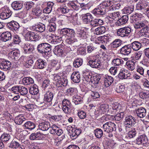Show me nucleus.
Returning <instances> with one entry per match:
<instances>
[{
  "label": "nucleus",
  "mask_w": 149,
  "mask_h": 149,
  "mask_svg": "<svg viewBox=\"0 0 149 149\" xmlns=\"http://www.w3.org/2000/svg\"><path fill=\"white\" fill-rule=\"evenodd\" d=\"M52 47V45L47 43H42L38 45L37 50L39 53L47 55L51 52Z\"/></svg>",
  "instance_id": "1"
},
{
  "label": "nucleus",
  "mask_w": 149,
  "mask_h": 149,
  "mask_svg": "<svg viewBox=\"0 0 149 149\" xmlns=\"http://www.w3.org/2000/svg\"><path fill=\"white\" fill-rule=\"evenodd\" d=\"M11 91L16 94L22 95H26L28 92L27 89L24 86H15L11 88Z\"/></svg>",
  "instance_id": "2"
},
{
  "label": "nucleus",
  "mask_w": 149,
  "mask_h": 149,
  "mask_svg": "<svg viewBox=\"0 0 149 149\" xmlns=\"http://www.w3.org/2000/svg\"><path fill=\"white\" fill-rule=\"evenodd\" d=\"M62 104V109L64 113H70L72 108V105L70 101L68 99H64L63 100Z\"/></svg>",
  "instance_id": "3"
},
{
  "label": "nucleus",
  "mask_w": 149,
  "mask_h": 149,
  "mask_svg": "<svg viewBox=\"0 0 149 149\" xmlns=\"http://www.w3.org/2000/svg\"><path fill=\"white\" fill-rule=\"evenodd\" d=\"M0 11V18L2 19H5L9 18L12 15L13 12L7 7L1 8Z\"/></svg>",
  "instance_id": "4"
},
{
  "label": "nucleus",
  "mask_w": 149,
  "mask_h": 149,
  "mask_svg": "<svg viewBox=\"0 0 149 149\" xmlns=\"http://www.w3.org/2000/svg\"><path fill=\"white\" fill-rule=\"evenodd\" d=\"M131 29L129 27H124L118 29L117 31L118 36L121 37H127L131 33Z\"/></svg>",
  "instance_id": "5"
},
{
  "label": "nucleus",
  "mask_w": 149,
  "mask_h": 149,
  "mask_svg": "<svg viewBox=\"0 0 149 149\" xmlns=\"http://www.w3.org/2000/svg\"><path fill=\"white\" fill-rule=\"evenodd\" d=\"M116 125L114 123L109 122L104 124L103 125V128L104 131L107 132H111L116 130Z\"/></svg>",
  "instance_id": "6"
},
{
  "label": "nucleus",
  "mask_w": 149,
  "mask_h": 149,
  "mask_svg": "<svg viewBox=\"0 0 149 149\" xmlns=\"http://www.w3.org/2000/svg\"><path fill=\"white\" fill-rule=\"evenodd\" d=\"M136 120L135 118L132 116H129L125 118V120L124 123L126 125V130L127 128H130L132 126L134 125Z\"/></svg>",
  "instance_id": "7"
},
{
  "label": "nucleus",
  "mask_w": 149,
  "mask_h": 149,
  "mask_svg": "<svg viewBox=\"0 0 149 149\" xmlns=\"http://www.w3.org/2000/svg\"><path fill=\"white\" fill-rule=\"evenodd\" d=\"M147 23L146 21H141L140 20L137 23H136V24H134V27L136 29L142 28L141 30V32L143 33V31H146L148 28V26L147 25Z\"/></svg>",
  "instance_id": "8"
},
{
  "label": "nucleus",
  "mask_w": 149,
  "mask_h": 149,
  "mask_svg": "<svg viewBox=\"0 0 149 149\" xmlns=\"http://www.w3.org/2000/svg\"><path fill=\"white\" fill-rule=\"evenodd\" d=\"M25 37L28 40L36 41L38 40L39 36L37 33L32 31H29L26 34Z\"/></svg>",
  "instance_id": "9"
},
{
  "label": "nucleus",
  "mask_w": 149,
  "mask_h": 149,
  "mask_svg": "<svg viewBox=\"0 0 149 149\" xmlns=\"http://www.w3.org/2000/svg\"><path fill=\"white\" fill-rule=\"evenodd\" d=\"M106 13L105 8L103 6H99L92 10L93 13L96 16L103 15Z\"/></svg>",
  "instance_id": "10"
},
{
  "label": "nucleus",
  "mask_w": 149,
  "mask_h": 149,
  "mask_svg": "<svg viewBox=\"0 0 149 149\" xmlns=\"http://www.w3.org/2000/svg\"><path fill=\"white\" fill-rule=\"evenodd\" d=\"M148 143L147 137L145 134L139 136L136 139V143L138 145L147 144Z\"/></svg>",
  "instance_id": "11"
},
{
  "label": "nucleus",
  "mask_w": 149,
  "mask_h": 149,
  "mask_svg": "<svg viewBox=\"0 0 149 149\" xmlns=\"http://www.w3.org/2000/svg\"><path fill=\"white\" fill-rule=\"evenodd\" d=\"M147 6V3L145 0H140L136 4V8L137 10H141L143 12L146 10V7Z\"/></svg>",
  "instance_id": "12"
},
{
  "label": "nucleus",
  "mask_w": 149,
  "mask_h": 149,
  "mask_svg": "<svg viewBox=\"0 0 149 149\" xmlns=\"http://www.w3.org/2000/svg\"><path fill=\"white\" fill-rule=\"evenodd\" d=\"M7 28L12 31H16L19 28V26L16 21H12L8 23L6 25Z\"/></svg>",
  "instance_id": "13"
},
{
  "label": "nucleus",
  "mask_w": 149,
  "mask_h": 149,
  "mask_svg": "<svg viewBox=\"0 0 149 149\" xmlns=\"http://www.w3.org/2000/svg\"><path fill=\"white\" fill-rule=\"evenodd\" d=\"M47 63L45 60L42 59H39L37 60L35 63V66L37 68L43 69L46 68Z\"/></svg>",
  "instance_id": "14"
},
{
  "label": "nucleus",
  "mask_w": 149,
  "mask_h": 149,
  "mask_svg": "<svg viewBox=\"0 0 149 149\" xmlns=\"http://www.w3.org/2000/svg\"><path fill=\"white\" fill-rule=\"evenodd\" d=\"M83 22L85 24H89L93 19V17L90 13H88L82 15V18Z\"/></svg>",
  "instance_id": "15"
},
{
  "label": "nucleus",
  "mask_w": 149,
  "mask_h": 149,
  "mask_svg": "<svg viewBox=\"0 0 149 149\" xmlns=\"http://www.w3.org/2000/svg\"><path fill=\"white\" fill-rule=\"evenodd\" d=\"M132 49L130 45H125L122 47L120 50V53L125 55H128L131 52Z\"/></svg>",
  "instance_id": "16"
},
{
  "label": "nucleus",
  "mask_w": 149,
  "mask_h": 149,
  "mask_svg": "<svg viewBox=\"0 0 149 149\" xmlns=\"http://www.w3.org/2000/svg\"><path fill=\"white\" fill-rule=\"evenodd\" d=\"M11 34L8 31H6L3 33L0 37L1 40L5 42L11 40Z\"/></svg>",
  "instance_id": "17"
},
{
  "label": "nucleus",
  "mask_w": 149,
  "mask_h": 149,
  "mask_svg": "<svg viewBox=\"0 0 149 149\" xmlns=\"http://www.w3.org/2000/svg\"><path fill=\"white\" fill-rule=\"evenodd\" d=\"M11 66L10 62L8 61H3L0 64V68L4 71L9 70Z\"/></svg>",
  "instance_id": "18"
},
{
  "label": "nucleus",
  "mask_w": 149,
  "mask_h": 149,
  "mask_svg": "<svg viewBox=\"0 0 149 149\" xmlns=\"http://www.w3.org/2000/svg\"><path fill=\"white\" fill-rule=\"evenodd\" d=\"M44 96V100L46 102H50L52 101L54 94L53 93L50 91H48L46 92Z\"/></svg>",
  "instance_id": "19"
},
{
  "label": "nucleus",
  "mask_w": 149,
  "mask_h": 149,
  "mask_svg": "<svg viewBox=\"0 0 149 149\" xmlns=\"http://www.w3.org/2000/svg\"><path fill=\"white\" fill-rule=\"evenodd\" d=\"M101 61L98 59L95 60H90L88 62V64L92 68H100L101 65Z\"/></svg>",
  "instance_id": "20"
},
{
  "label": "nucleus",
  "mask_w": 149,
  "mask_h": 149,
  "mask_svg": "<svg viewBox=\"0 0 149 149\" xmlns=\"http://www.w3.org/2000/svg\"><path fill=\"white\" fill-rule=\"evenodd\" d=\"M71 131L70 137L73 139L77 138L81 132V130L77 128L73 129Z\"/></svg>",
  "instance_id": "21"
},
{
  "label": "nucleus",
  "mask_w": 149,
  "mask_h": 149,
  "mask_svg": "<svg viewBox=\"0 0 149 149\" xmlns=\"http://www.w3.org/2000/svg\"><path fill=\"white\" fill-rule=\"evenodd\" d=\"M137 116L140 118L145 117L146 115V109L143 107H140L137 109L136 111Z\"/></svg>",
  "instance_id": "22"
},
{
  "label": "nucleus",
  "mask_w": 149,
  "mask_h": 149,
  "mask_svg": "<svg viewBox=\"0 0 149 149\" xmlns=\"http://www.w3.org/2000/svg\"><path fill=\"white\" fill-rule=\"evenodd\" d=\"M113 81V77L106 75L104 79V86L106 87H108L111 85Z\"/></svg>",
  "instance_id": "23"
},
{
  "label": "nucleus",
  "mask_w": 149,
  "mask_h": 149,
  "mask_svg": "<svg viewBox=\"0 0 149 149\" xmlns=\"http://www.w3.org/2000/svg\"><path fill=\"white\" fill-rule=\"evenodd\" d=\"M39 127L42 131H47L50 127V123L47 121L40 123L39 125Z\"/></svg>",
  "instance_id": "24"
},
{
  "label": "nucleus",
  "mask_w": 149,
  "mask_h": 149,
  "mask_svg": "<svg viewBox=\"0 0 149 149\" xmlns=\"http://www.w3.org/2000/svg\"><path fill=\"white\" fill-rule=\"evenodd\" d=\"M71 78L74 82L78 83L80 81V75L78 72H74L71 75Z\"/></svg>",
  "instance_id": "25"
},
{
  "label": "nucleus",
  "mask_w": 149,
  "mask_h": 149,
  "mask_svg": "<svg viewBox=\"0 0 149 149\" xmlns=\"http://www.w3.org/2000/svg\"><path fill=\"white\" fill-rule=\"evenodd\" d=\"M128 19L127 15L123 16L120 19H119L117 22H115L116 26H121L125 24L128 21Z\"/></svg>",
  "instance_id": "26"
},
{
  "label": "nucleus",
  "mask_w": 149,
  "mask_h": 149,
  "mask_svg": "<svg viewBox=\"0 0 149 149\" xmlns=\"http://www.w3.org/2000/svg\"><path fill=\"white\" fill-rule=\"evenodd\" d=\"M45 25L42 23H40L32 27L33 29L40 32H43L45 30Z\"/></svg>",
  "instance_id": "27"
},
{
  "label": "nucleus",
  "mask_w": 149,
  "mask_h": 149,
  "mask_svg": "<svg viewBox=\"0 0 149 149\" xmlns=\"http://www.w3.org/2000/svg\"><path fill=\"white\" fill-rule=\"evenodd\" d=\"M128 70L123 68L121 69L119 73L118 74L119 77L121 79H126L130 74V73H128V74H126L125 73L127 72Z\"/></svg>",
  "instance_id": "28"
},
{
  "label": "nucleus",
  "mask_w": 149,
  "mask_h": 149,
  "mask_svg": "<svg viewBox=\"0 0 149 149\" xmlns=\"http://www.w3.org/2000/svg\"><path fill=\"white\" fill-rule=\"evenodd\" d=\"M76 32L78 36L81 38V39H86L87 37L88 34L86 33L84 30L80 28H77V29Z\"/></svg>",
  "instance_id": "29"
},
{
  "label": "nucleus",
  "mask_w": 149,
  "mask_h": 149,
  "mask_svg": "<svg viewBox=\"0 0 149 149\" xmlns=\"http://www.w3.org/2000/svg\"><path fill=\"white\" fill-rule=\"evenodd\" d=\"M25 120L26 119L23 115L20 114L17 116L15 118L14 121L16 124L20 125H21Z\"/></svg>",
  "instance_id": "30"
},
{
  "label": "nucleus",
  "mask_w": 149,
  "mask_h": 149,
  "mask_svg": "<svg viewBox=\"0 0 149 149\" xmlns=\"http://www.w3.org/2000/svg\"><path fill=\"white\" fill-rule=\"evenodd\" d=\"M11 6L14 10H18L21 9L23 5L19 1H15L12 3Z\"/></svg>",
  "instance_id": "31"
},
{
  "label": "nucleus",
  "mask_w": 149,
  "mask_h": 149,
  "mask_svg": "<svg viewBox=\"0 0 149 149\" xmlns=\"http://www.w3.org/2000/svg\"><path fill=\"white\" fill-rule=\"evenodd\" d=\"M54 52L55 54L59 56H62L63 53V51L60 45L55 46L54 49Z\"/></svg>",
  "instance_id": "32"
},
{
  "label": "nucleus",
  "mask_w": 149,
  "mask_h": 149,
  "mask_svg": "<svg viewBox=\"0 0 149 149\" xmlns=\"http://www.w3.org/2000/svg\"><path fill=\"white\" fill-rule=\"evenodd\" d=\"M131 47L135 51H137L141 47V44L138 41H135L130 44Z\"/></svg>",
  "instance_id": "33"
},
{
  "label": "nucleus",
  "mask_w": 149,
  "mask_h": 149,
  "mask_svg": "<svg viewBox=\"0 0 149 149\" xmlns=\"http://www.w3.org/2000/svg\"><path fill=\"white\" fill-rule=\"evenodd\" d=\"M30 93L33 95H36L39 92L38 87L36 84H34L33 86L30 87L29 89Z\"/></svg>",
  "instance_id": "34"
},
{
  "label": "nucleus",
  "mask_w": 149,
  "mask_h": 149,
  "mask_svg": "<svg viewBox=\"0 0 149 149\" xmlns=\"http://www.w3.org/2000/svg\"><path fill=\"white\" fill-rule=\"evenodd\" d=\"M122 44V41L119 39H116L110 44L111 48H116L120 46Z\"/></svg>",
  "instance_id": "35"
},
{
  "label": "nucleus",
  "mask_w": 149,
  "mask_h": 149,
  "mask_svg": "<svg viewBox=\"0 0 149 149\" xmlns=\"http://www.w3.org/2000/svg\"><path fill=\"white\" fill-rule=\"evenodd\" d=\"M9 55L12 59L17 60L20 56V53L18 51L14 50L11 52Z\"/></svg>",
  "instance_id": "36"
},
{
  "label": "nucleus",
  "mask_w": 149,
  "mask_h": 149,
  "mask_svg": "<svg viewBox=\"0 0 149 149\" xmlns=\"http://www.w3.org/2000/svg\"><path fill=\"white\" fill-rule=\"evenodd\" d=\"M25 129L32 130L35 128V124L32 122L28 121L25 123L24 125Z\"/></svg>",
  "instance_id": "37"
},
{
  "label": "nucleus",
  "mask_w": 149,
  "mask_h": 149,
  "mask_svg": "<svg viewBox=\"0 0 149 149\" xmlns=\"http://www.w3.org/2000/svg\"><path fill=\"white\" fill-rule=\"evenodd\" d=\"M22 82L24 84L27 85L34 83L33 79L30 77H26L24 78Z\"/></svg>",
  "instance_id": "38"
},
{
  "label": "nucleus",
  "mask_w": 149,
  "mask_h": 149,
  "mask_svg": "<svg viewBox=\"0 0 149 149\" xmlns=\"http://www.w3.org/2000/svg\"><path fill=\"white\" fill-rule=\"evenodd\" d=\"M140 15L138 13H136L135 15H133L131 17V19L132 23L134 24H136V23H137L141 20V17Z\"/></svg>",
  "instance_id": "39"
},
{
  "label": "nucleus",
  "mask_w": 149,
  "mask_h": 149,
  "mask_svg": "<svg viewBox=\"0 0 149 149\" xmlns=\"http://www.w3.org/2000/svg\"><path fill=\"white\" fill-rule=\"evenodd\" d=\"M135 63L133 61H131L126 63V65L127 68L130 70L133 71L135 68Z\"/></svg>",
  "instance_id": "40"
},
{
  "label": "nucleus",
  "mask_w": 149,
  "mask_h": 149,
  "mask_svg": "<svg viewBox=\"0 0 149 149\" xmlns=\"http://www.w3.org/2000/svg\"><path fill=\"white\" fill-rule=\"evenodd\" d=\"M123 62L124 61L122 59L119 58H116L112 60L111 64L114 66H117L123 64Z\"/></svg>",
  "instance_id": "41"
},
{
  "label": "nucleus",
  "mask_w": 149,
  "mask_h": 149,
  "mask_svg": "<svg viewBox=\"0 0 149 149\" xmlns=\"http://www.w3.org/2000/svg\"><path fill=\"white\" fill-rule=\"evenodd\" d=\"M95 31V32L97 35H100L106 32V28L105 27L101 26L96 29Z\"/></svg>",
  "instance_id": "42"
},
{
  "label": "nucleus",
  "mask_w": 149,
  "mask_h": 149,
  "mask_svg": "<svg viewBox=\"0 0 149 149\" xmlns=\"http://www.w3.org/2000/svg\"><path fill=\"white\" fill-rule=\"evenodd\" d=\"M82 98L80 96L75 95L73 97V102L76 105L80 104L83 102Z\"/></svg>",
  "instance_id": "43"
},
{
  "label": "nucleus",
  "mask_w": 149,
  "mask_h": 149,
  "mask_svg": "<svg viewBox=\"0 0 149 149\" xmlns=\"http://www.w3.org/2000/svg\"><path fill=\"white\" fill-rule=\"evenodd\" d=\"M88 78L90 79V80L92 83L93 84H98L99 81L100 80V78L99 76H95L92 77L89 75V77H88Z\"/></svg>",
  "instance_id": "44"
},
{
  "label": "nucleus",
  "mask_w": 149,
  "mask_h": 149,
  "mask_svg": "<svg viewBox=\"0 0 149 149\" xmlns=\"http://www.w3.org/2000/svg\"><path fill=\"white\" fill-rule=\"evenodd\" d=\"M109 13L110 16L114 20L116 21L119 19V17H120V16L119 13L118 12H115Z\"/></svg>",
  "instance_id": "45"
},
{
  "label": "nucleus",
  "mask_w": 149,
  "mask_h": 149,
  "mask_svg": "<svg viewBox=\"0 0 149 149\" xmlns=\"http://www.w3.org/2000/svg\"><path fill=\"white\" fill-rule=\"evenodd\" d=\"M83 60L81 58H77L73 62L74 66L76 68H78L82 64Z\"/></svg>",
  "instance_id": "46"
},
{
  "label": "nucleus",
  "mask_w": 149,
  "mask_h": 149,
  "mask_svg": "<svg viewBox=\"0 0 149 149\" xmlns=\"http://www.w3.org/2000/svg\"><path fill=\"white\" fill-rule=\"evenodd\" d=\"M61 78L60 76L57 74H54V83L55 84L56 86H58L61 82Z\"/></svg>",
  "instance_id": "47"
},
{
  "label": "nucleus",
  "mask_w": 149,
  "mask_h": 149,
  "mask_svg": "<svg viewBox=\"0 0 149 149\" xmlns=\"http://www.w3.org/2000/svg\"><path fill=\"white\" fill-rule=\"evenodd\" d=\"M115 89L117 93H122L125 90V87L123 85L118 84L115 86Z\"/></svg>",
  "instance_id": "48"
},
{
  "label": "nucleus",
  "mask_w": 149,
  "mask_h": 149,
  "mask_svg": "<svg viewBox=\"0 0 149 149\" xmlns=\"http://www.w3.org/2000/svg\"><path fill=\"white\" fill-rule=\"evenodd\" d=\"M94 132L96 137L97 138H100L103 135V132L100 129L97 128Z\"/></svg>",
  "instance_id": "49"
},
{
  "label": "nucleus",
  "mask_w": 149,
  "mask_h": 149,
  "mask_svg": "<svg viewBox=\"0 0 149 149\" xmlns=\"http://www.w3.org/2000/svg\"><path fill=\"white\" fill-rule=\"evenodd\" d=\"M10 138L9 134H3L1 136V140L3 141L6 142L9 140Z\"/></svg>",
  "instance_id": "50"
},
{
  "label": "nucleus",
  "mask_w": 149,
  "mask_h": 149,
  "mask_svg": "<svg viewBox=\"0 0 149 149\" xmlns=\"http://www.w3.org/2000/svg\"><path fill=\"white\" fill-rule=\"evenodd\" d=\"M34 5V3L32 1L26 2L24 3L25 8L27 10H28L33 7Z\"/></svg>",
  "instance_id": "51"
},
{
  "label": "nucleus",
  "mask_w": 149,
  "mask_h": 149,
  "mask_svg": "<svg viewBox=\"0 0 149 149\" xmlns=\"http://www.w3.org/2000/svg\"><path fill=\"white\" fill-rule=\"evenodd\" d=\"M108 105L105 104H103L100 105L98 109L100 110L101 113H104V112H106L108 110Z\"/></svg>",
  "instance_id": "52"
},
{
  "label": "nucleus",
  "mask_w": 149,
  "mask_h": 149,
  "mask_svg": "<svg viewBox=\"0 0 149 149\" xmlns=\"http://www.w3.org/2000/svg\"><path fill=\"white\" fill-rule=\"evenodd\" d=\"M56 26L54 23H52L50 24L47 26V28L50 32H54L56 29Z\"/></svg>",
  "instance_id": "53"
},
{
  "label": "nucleus",
  "mask_w": 149,
  "mask_h": 149,
  "mask_svg": "<svg viewBox=\"0 0 149 149\" xmlns=\"http://www.w3.org/2000/svg\"><path fill=\"white\" fill-rule=\"evenodd\" d=\"M77 89L75 88H70L67 90V93L70 95H73L76 94L77 92Z\"/></svg>",
  "instance_id": "54"
},
{
  "label": "nucleus",
  "mask_w": 149,
  "mask_h": 149,
  "mask_svg": "<svg viewBox=\"0 0 149 149\" xmlns=\"http://www.w3.org/2000/svg\"><path fill=\"white\" fill-rule=\"evenodd\" d=\"M136 130L134 128L131 129V130L128 133V136L130 138H132L135 136H136Z\"/></svg>",
  "instance_id": "55"
},
{
  "label": "nucleus",
  "mask_w": 149,
  "mask_h": 149,
  "mask_svg": "<svg viewBox=\"0 0 149 149\" xmlns=\"http://www.w3.org/2000/svg\"><path fill=\"white\" fill-rule=\"evenodd\" d=\"M70 37V38L66 39L65 42L67 43L69 45H71L74 42L77 41V40L74 38L73 36Z\"/></svg>",
  "instance_id": "56"
},
{
  "label": "nucleus",
  "mask_w": 149,
  "mask_h": 149,
  "mask_svg": "<svg viewBox=\"0 0 149 149\" xmlns=\"http://www.w3.org/2000/svg\"><path fill=\"white\" fill-rule=\"evenodd\" d=\"M33 14L37 16H39L42 14V10L40 9L37 8L32 10Z\"/></svg>",
  "instance_id": "57"
},
{
  "label": "nucleus",
  "mask_w": 149,
  "mask_h": 149,
  "mask_svg": "<svg viewBox=\"0 0 149 149\" xmlns=\"http://www.w3.org/2000/svg\"><path fill=\"white\" fill-rule=\"evenodd\" d=\"M20 146L19 143L16 141H12L10 145L9 146L12 148H16Z\"/></svg>",
  "instance_id": "58"
},
{
  "label": "nucleus",
  "mask_w": 149,
  "mask_h": 149,
  "mask_svg": "<svg viewBox=\"0 0 149 149\" xmlns=\"http://www.w3.org/2000/svg\"><path fill=\"white\" fill-rule=\"evenodd\" d=\"M66 36L68 37H72L74 36L75 33L73 29L67 28Z\"/></svg>",
  "instance_id": "59"
},
{
  "label": "nucleus",
  "mask_w": 149,
  "mask_h": 149,
  "mask_svg": "<svg viewBox=\"0 0 149 149\" xmlns=\"http://www.w3.org/2000/svg\"><path fill=\"white\" fill-rule=\"evenodd\" d=\"M145 69L142 66H138L136 68V71L139 73L141 75H143Z\"/></svg>",
  "instance_id": "60"
},
{
  "label": "nucleus",
  "mask_w": 149,
  "mask_h": 149,
  "mask_svg": "<svg viewBox=\"0 0 149 149\" xmlns=\"http://www.w3.org/2000/svg\"><path fill=\"white\" fill-rule=\"evenodd\" d=\"M58 127L55 125H53L51 127L50 126L49 132L52 134H55L56 131L57 130Z\"/></svg>",
  "instance_id": "61"
},
{
  "label": "nucleus",
  "mask_w": 149,
  "mask_h": 149,
  "mask_svg": "<svg viewBox=\"0 0 149 149\" xmlns=\"http://www.w3.org/2000/svg\"><path fill=\"white\" fill-rule=\"evenodd\" d=\"M59 10L60 12L63 14H65L69 12V9L66 6H64L60 7L59 8Z\"/></svg>",
  "instance_id": "62"
},
{
  "label": "nucleus",
  "mask_w": 149,
  "mask_h": 149,
  "mask_svg": "<svg viewBox=\"0 0 149 149\" xmlns=\"http://www.w3.org/2000/svg\"><path fill=\"white\" fill-rule=\"evenodd\" d=\"M78 115L81 119L84 118L86 117V113L83 111H79L78 113Z\"/></svg>",
  "instance_id": "63"
},
{
  "label": "nucleus",
  "mask_w": 149,
  "mask_h": 149,
  "mask_svg": "<svg viewBox=\"0 0 149 149\" xmlns=\"http://www.w3.org/2000/svg\"><path fill=\"white\" fill-rule=\"evenodd\" d=\"M14 42L16 44H18L21 41L20 38L18 35H15L13 38Z\"/></svg>",
  "instance_id": "64"
}]
</instances>
